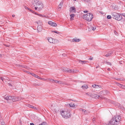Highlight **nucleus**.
<instances>
[{
    "label": "nucleus",
    "instance_id": "f257e3e1",
    "mask_svg": "<svg viewBox=\"0 0 125 125\" xmlns=\"http://www.w3.org/2000/svg\"><path fill=\"white\" fill-rule=\"evenodd\" d=\"M32 6L34 7L35 10L39 11L43 8V5L41 1L36 0L32 2Z\"/></svg>",
    "mask_w": 125,
    "mask_h": 125
},
{
    "label": "nucleus",
    "instance_id": "f03ea898",
    "mask_svg": "<svg viewBox=\"0 0 125 125\" xmlns=\"http://www.w3.org/2000/svg\"><path fill=\"white\" fill-rule=\"evenodd\" d=\"M121 119L120 116L116 115L113 117L108 123L112 125H118L119 124Z\"/></svg>",
    "mask_w": 125,
    "mask_h": 125
},
{
    "label": "nucleus",
    "instance_id": "7ed1b4c3",
    "mask_svg": "<svg viewBox=\"0 0 125 125\" xmlns=\"http://www.w3.org/2000/svg\"><path fill=\"white\" fill-rule=\"evenodd\" d=\"M83 17V18L85 20L88 21H91L93 18V16L92 13H87L84 15Z\"/></svg>",
    "mask_w": 125,
    "mask_h": 125
},
{
    "label": "nucleus",
    "instance_id": "20e7f679",
    "mask_svg": "<svg viewBox=\"0 0 125 125\" xmlns=\"http://www.w3.org/2000/svg\"><path fill=\"white\" fill-rule=\"evenodd\" d=\"M112 15L114 19L118 21L120 20L122 18V16H120L119 14L115 12H113L112 14Z\"/></svg>",
    "mask_w": 125,
    "mask_h": 125
},
{
    "label": "nucleus",
    "instance_id": "39448f33",
    "mask_svg": "<svg viewBox=\"0 0 125 125\" xmlns=\"http://www.w3.org/2000/svg\"><path fill=\"white\" fill-rule=\"evenodd\" d=\"M62 116L65 118H67L70 117V114L68 111L62 110L60 113Z\"/></svg>",
    "mask_w": 125,
    "mask_h": 125
},
{
    "label": "nucleus",
    "instance_id": "423d86ee",
    "mask_svg": "<svg viewBox=\"0 0 125 125\" xmlns=\"http://www.w3.org/2000/svg\"><path fill=\"white\" fill-rule=\"evenodd\" d=\"M4 98L7 100H12L13 101H17L18 100V99H17L16 97L15 96H10L5 95L4 97Z\"/></svg>",
    "mask_w": 125,
    "mask_h": 125
},
{
    "label": "nucleus",
    "instance_id": "0eeeda50",
    "mask_svg": "<svg viewBox=\"0 0 125 125\" xmlns=\"http://www.w3.org/2000/svg\"><path fill=\"white\" fill-rule=\"evenodd\" d=\"M48 24L50 25L56 27L57 26V24L52 21H49L48 22Z\"/></svg>",
    "mask_w": 125,
    "mask_h": 125
},
{
    "label": "nucleus",
    "instance_id": "6e6552de",
    "mask_svg": "<svg viewBox=\"0 0 125 125\" xmlns=\"http://www.w3.org/2000/svg\"><path fill=\"white\" fill-rule=\"evenodd\" d=\"M71 12H75L76 11L74 7H72L70 8L69 10Z\"/></svg>",
    "mask_w": 125,
    "mask_h": 125
},
{
    "label": "nucleus",
    "instance_id": "1a4fd4ad",
    "mask_svg": "<svg viewBox=\"0 0 125 125\" xmlns=\"http://www.w3.org/2000/svg\"><path fill=\"white\" fill-rule=\"evenodd\" d=\"M100 96H99L98 95H97V94H92L91 96V97L95 98H98Z\"/></svg>",
    "mask_w": 125,
    "mask_h": 125
},
{
    "label": "nucleus",
    "instance_id": "9d476101",
    "mask_svg": "<svg viewBox=\"0 0 125 125\" xmlns=\"http://www.w3.org/2000/svg\"><path fill=\"white\" fill-rule=\"evenodd\" d=\"M108 92L107 91L103 90L101 91L100 92V93L102 95H105L108 93Z\"/></svg>",
    "mask_w": 125,
    "mask_h": 125
},
{
    "label": "nucleus",
    "instance_id": "9b49d317",
    "mask_svg": "<svg viewBox=\"0 0 125 125\" xmlns=\"http://www.w3.org/2000/svg\"><path fill=\"white\" fill-rule=\"evenodd\" d=\"M113 52L112 51L109 52L107 53L105 55L106 57H108L110 56L113 53Z\"/></svg>",
    "mask_w": 125,
    "mask_h": 125
},
{
    "label": "nucleus",
    "instance_id": "f8f14e48",
    "mask_svg": "<svg viewBox=\"0 0 125 125\" xmlns=\"http://www.w3.org/2000/svg\"><path fill=\"white\" fill-rule=\"evenodd\" d=\"M42 30V28L41 26H38L37 28V31L38 32H41Z\"/></svg>",
    "mask_w": 125,
    "mask_h": 125
},
{
    "label": "nucleus",
    "instance_id": "ddd939ff",
    "mask_svg": "<svg viewBox=\"0 0 125 125\" xmlns=\"http://www.w3.org/2000/svg\"><path fill=\"white\" fill-rule=\"evenodd\" d=\"M51 108L52 110H56L57 107L55 106L54 104H52L51 105Z\"/></svg>",
    "mask_w": 125,
    "mask_h": 125
},
{
    "label": "nucleus",
    "instance_id": "4468645a",
    "mask_svg": "<svg viewBox=\"0 0 125 125\" xmlns=\"http://www.w3.org/2000/svg\"><path fill=\"white\" fill-rule=\"evenodd\" d=\"M80 40L79 39H77V38H75L73 39V42H78L80 41Z\"/></svg>",
    "mask_w": 125,
    "mask_h": 125
},
{
    "label": "nucleus",
    "instance_id": "2eb2a0df",
    "mask_svg": "<svg viewBox=\"0 0 125 125\" xmlns=\"http://www.w3.org/2000/svg\"><path fill=\"white\" fill-rule=\"evenodd\" d=\"M92 86L93 87L95 88H100L101 87V86L100 85H97L95 84L93 85H92Z\"/></svg>",
    "mask_w": 125,
    "mask_h": 125
},
{
    "label": "nucleus",
    "instance_id": "dca6fc26",
    "mask_svg": "<svg viewBox=\"0 0 125 125\" xmlns=\"http://www.w3.org/2000/svg\"><path fill=\"white\" fill-rule=\"evenodd\" d=\"M79 62L83 64H85L86 63V62H88L87 61H82L80 60H79Z\"/></svg>",
    "mask_w": 125,
    "mask_h": 125
},
{
    "label": "nucleus",
    "instance_id": "f3484780",
    "mask_svg": "<svg viewBox=\"0 0 125 125\" xmlns=\"http://www.w3.org/2000/svg\"><path fill=\"white\" fill-rule=\"evenodd\" d=\"M48 42L50 43H53V39L52 38H49L48 39Z\"/></svg>",
    "mask_w": 125,
    "mask_h": 125
},
{
    "label": "nucleus",
    "instance_id": "a211bd4d",
    "mask_svg": "<svg viewBox=\"0 0 125 125\" xmlns=\"http://www.w3.org/2000/svg\"><path fill=\"white\" fill-rule=\"evenodd\" d=\"M48 80H50V81L52 83H57V80H54L53 79H48Z\"/></svg>",
    "mask_w": 125,
    "mask_h": 125
},
{
    "label": "nucleus",
    "instance_id": "6ab92c4d",
    "mask_svg": "<svg viewBox=\"0 0 125 125\" xmlns=\"http://www.w3.org/2000/svg\"><path fill=\"white\" fill-rule=\"evenodd\" d=\"M27 106L29 107L33 108L35 109H36V108L35 107H34V106H33V105H31L29 104H27Z\"/></svg>",
    "mask_w": 125,
    "mask_h": 125
},
{
    "label": "nucleus",
    "instance_id": "aec40b11",
    "mask_svg": "<svg viewBox=\"0 0 125 125\" xmlns=\"http://www.w3.org/2000/svg\"><path fill=\"white\" fill-rule=\"evenodd\" d=\"M37 23L38 25V26H41V25H42V22L41 21H38L37 22H36Z\"/></svg>",
    "mask_w": 125,
    "mask_h": 125
},
{
    "label": "nucleus",
    "instance_id": "412c9836",
    "mask_svg": "<svg viewBox=\"0 0 125 125\" xmlns=\"http://www.w3.org/2000/svg\"><path fill=\"white\" fill-rule=\"evenodd\" d=\"M63 4V2L62 1H61L60 3V4L58 6V8L61 9V8L62 4Z\"/></svg>",
    "mask_w": 125,
    "mask_h": 125
},
{
    "label": "nucleus",
    "instance_id": "4be33fe9",
    "mask_svg": "<svg viewBox=\"0 0 125 125\" xmlns=\"http://www.w3.org/2000/svg\"><path fill=\"white\" fill-rule=\"evenodd\" d=\"M88 86L85 84L84 85L81 86V88L83 89H84V88L86 89L88 88Z\"/></svg>",
    "mask_w": 125,
    "mask_h": 125
},
{
    "label": "nucleus",
    "instance_id": "5701e85b",
    "mask_svg": "<svg viewBox=\"0 0 125 125\" xmlns=\"http://www.w3.org/2000/svg\"><path fill=\"white\" fill-rule=\"evenodd\" d=\"M75 16V15L74 14H72L70 15V16L71 17V20H72L73 19Z\"/></svg>",
    "mask_w": 125,
    "mask_h": 125
},
{
    "label": "nucleus",
    "instance_id": "b1692460",
    "mask_svg": "<svg viewBox=\"0 0 125 125\" xmlns=\"http://www.w3.org/2000/svg\"><path fill=\"white\" fill-rule=\"evenodd\" d=\"M32 75L34 77L37 78L38 79H40V77L39 76H38L36 74H32Z\"/></svg>",
    "mask_w": 125,
    "mask_h": 125
},
{
    "label": "nucleus",
    "instance_id": "393cba45",
    "mask_svg": "<svg viewBox=\"0 0 125 125\" xmlns=\"http://www.w3.org/2000/svg\"><path fill=\"white\" fill-rule=\"evenodd\" d=\"M57 83H58L59 84H64V83H63V82L61 81H58L57 80Z\"/></svg>",
    "mask_w": 125,
    "mask_h": 125
},
{
    "label": "nucleus",
    "instance_id": "a878e982",
    "mask_svg": "<svg viewBox=\"0 0 125 125\" xmlns=\"http://www.w3.org/2000/svg\"><path fill=\"white\" fill-rule=\"evenodd\" d=\"M84 113V114H87L88 113H90V112L89 111L86 110H84V111L83 112Z\"/></svg>",
    "mask_w": 125,
    "mask_h": 125
},
{
    "label": "nucleus",
    "instance_id": "bb28decb",
    "mask_svg": "<svg viewBox=\"0 0 125 125\" xmlns=\"http://www.w3.org/2000/svg\"><path fill=\"white\" fill-rule=\"evenodd\" d=\"M69 68H65L63 69V71L65 72H68Z\"/></svg>",
    "mask_w": 125,
    "mask_h": 125
},
{
    "label": "nucleus",
    "instance_id": "cd10ccee",
    "mask_svg": "<svg viewBox=\"0 0 125 125\" xmlns=\"http://www.w3.org/2000/svg\"><path fill=\"white\" fill-rule=\"evenodd\" d=\"M90 28H91V29H92V30L93 31L96 28V27H92L91 26V27H90Z\"/></svg>",
    "mask_w": 125,
    "mask_h": 125
},
{
    "label": "nucleus",
    "instance_id": "c85d7f7f",
    "mask_svg": "<svg viewBox=\"0 0 125 125\" xmlns=\"http://www.w3.org/2000/svg\"><path fill=\"white\" fill-rule=\"evenodd\" d=\"M78 72V70H73V73H76Z\"/></svg>",
    "mask_w": 125,
    "mask_h": 125
},
{
    "label": "nucleus",
    "instance_id": "c756f323",
    "mask_svg": "<svg viewBox=\"0 0 125 125\" xmlns=\"http://www.w3.org/2000/svg\"><path fill=\"white\" fill-rule=\"evenodd\" d=\"M69 105L70 107H74L75 105L74 104H69Z\"/></svg>",
    "mask_w": 125,
    "mask_h": 125
},
{
    "label": "nucleus",
    "instance_id": "7c9ffc66",
    "mask_svg": "<svg viewBox=\"0 0 125 125\" xmlns=\"http://www.w3.org/2000/svg\"><path fill=\"white\" fill-rule=\"evenodd\" d=\"M73 70H72V69H69L68 72L72 73H73Z\"/></svg>",
    "mask_w": 125,
    "mask_h": 125
},
{
    "label": "nucleus",
    "instance_id": "2f4dec72",
    "mask_svg": "<svg viewBox=\"0 0 125 125\" xmlns=\"http://www.w3.org/2000/svg\"><path fill=\"white\" fill-rule=\"evenodd\" d=\"M86 94L90 96H91L92 93H86Z\"/></svg>",
    "mask_w": 125,
    "mask_h": 125
},
{
    "label": "nucleus",
    "instance_id": "473e14b6",
    "mask_svg": "<svg viewBox=\"0 0 125 125\" xmlns=\"http://www.w3.org/2000/svg\"><path fill=\"white\" fill-rule=\"evenodd\" d=\"M112 18L111 16L110 15H108L107 16V18L108 19H110Z\"/></svg>",
    "mask_w": 125,
    "mask_h": 125
},
{
    "label": "nucleus",
    "instance_id": "72a5a7b5",
    "mask_svg": "<svg viewBox=\"0 0 125 125\" xmlns=\"http://www.w3.org/2000/svg\"><path fill=\"white\" fill-rule=\"evenodd\" d=\"M52 32H54L55 33H56L57 34H58L59 33V32L58 31H52Z\"/></svg>",
    "mask_w": 125,
    "mask_h": 125
},
{
    "label": "nucleus",
    "instance_id": "f704fd0d",
    "mask_svg": "<svg viewBox=\"0 0 125 125\" xmlns=\"http://www.w3.org/2000/svg\"><path fill=\"white\" fill-rule=\"evenodd\" d=\"M106 63L108 65H112V64L111 63V62H106Z\"/></svg>",
    "mask_w": 125,
    "mask_h": 125
},
{
    "label": "nucleus",
    "instance_id": "c9c22d12",
    "mask_svg": "<svg viewBox=\"0 0 125 125\" xmlns=\"http://www.w3.org/2000/svg\"><path fill=\"white\" fill-rule=\"evenodd\" d=\"M46 123L45 122H43L42 124L39 125H46Z\"/></svg>",
    "mask_w": 125,
    "mask_h": 125
},
{
    "label": "nucleus",
    "instance_id": "e433bc0d",
    "mask_svg": "<svg viewBox=\"0 0 125 125\" xmlns=\"http://www.w3.org/2000/svg\"><path fill=\"white\" fill-rule=\"evenodd\" d=\"M1 125H5V123L4 121H2L1 123Z\"/></svg>",
    "mask_w": 125,
    "mask_h": 125
},
{
    "label": "nucleus",
    "instance_id": "4c0bfd02",
    "mask_svg": "<svg viewBox=\"0 0 125 125\" xmlns=\"http://www.w3.org/2000/svg\"><path fill=\"white\" fill-rule=\"evenodd\" d=\"M0 79L3 82L4 81V80L5 79V78L3 77H1Z\"/></svg>",
    "mask_w": 125,
    "mask_h": 125
},
{
    "label": "nucleus",
    "instance_id": "58836bf2",
    "mask_svg": "<svg viewBox=\"0 0 125 125\" xmlns=\"http://www.w3.org/2000/svg\"><path fill=\"white\" fill-rule=\"evenodd\" d=\"M16 98L17 99H18V100L17 101H19V100H21V98L20 97H18L17 98L16 97Z\"/></svg>",
    "mask_w": 125,
    "mask_h": 125
},
{
    "label": "nucleus",
    "instance_id": "ea45409f",
    "mask_svg": "<svg viewBox=\"0 0 125 125\" xmlns=\"http://www.w3.org/2000/svg\"><path fill=\"white\" fill-rule=\"evenodd\" d=\"M95 120V118H94L92 120H93V123H94Z\"/></svg>",
    "mask_w": 125,
    "mask_h": 125
},
{
    "label": "nucleus",
    "instance_id": "a19ab883",
    "mask_svg": "<svg viewBox=\"0 0 125 125\" xmlns=\"http://www.w3.org/2000/svg\"><path fill=\"white\" fill-rule=\"evenodd\" d=\"M99 97H100L101 98L103 99V98L105 99L104 97V96H100Z\"/></svg>",
    "mask_w": 125,
    "mask_h": 125
},
{
    "label": "nucleus",
    "instance_id": "79ce46f5",
    "mask_svg": "<svg viewBox=\"0 0 125 125\" xmlns=\"http://www.w3.org/2000/svg\"><path fill=\"white\" fill-rule=\"evenodd\" d=\"M113 9H114L115 10H116L117 8L115 6H113Z\"/></svg>",
    "mask_w": 125,
    "mask_h": 125
},
{
    "label": "nucleus",
    "instance_id": "37998d69",
    "mask_svg": "<svg viewBox=\"0 0 125 125\" xmlns=\"http://www.w3.org/2000/svg\"><path fill=\"white\" fill-rule=\"evenodd\" d=\"M84 109H83L81 108L80 109V111H82V112H84Z\"/></svg>",
    "mask_w": 125,
    "mask_h": 125
},
{
    "label": "nucleus",
    "instance_id": "c03bdc74",
    "mask_svg": "<svg viewBox=\"0 0 125 125\" xmlns=\"http://www.w3.org/2000/svg\"><path fill=\"white\" fill-rule=\"evenodd\" d=\"M30 11L32 13H34V12H34L33 10H31V9H30Z\"/></svg>",
    "mask_w": 125,
    "mask_h": 125
},
{
    "label": "nucleus",
    "instance_id": "a18cd8bd",
    "mask_svg": "<svg viewBox=\"0 0 125 125\" xmlns=\"http://www.w3.org/2000/svg\"><path fill=\"white\" fill-rule=\"evenodd\" d=\"M30 11L32 13H34V12H34L33 10H31V9H30Z\"/></svg>",
    "mask_w": 125,
    "mask_h": 125
},
{
    "label": "nucleus",
    "instance_id": "49530a36",
    "mask_svg": "<svg viewBox=\"0 0 125 125\" xmlns=\"http://www.w3.org/2000/svg\"><path fill=\"white\" fill-rule=\"evenodd\" d=\"M40 79H41V80H43L44 81H46V79H45L42 78H40Z\"/></svg>",
    "mask_w": 125,
    "mask_h": 125
},
{
    "label": "nucleus",
    "instance_id": "de8ad7c7",
    "mask_svg": "<svg viewBox=\"0 0 125 125\" xmlns=\"http://www.w3.org/2000/svg\"><path fill=\"white\" fill-rule=\"evenodd\" d=\"M33 85H35V86H37V85H39V84H36V83H34V84H33Z\"/></svg>",
    "mask_w": 125,
    "mask_h": 125
},
{
    "label": "nucleus",
    "instance_id": "09e8293b",
    "mask_svg": "<svg viewBox=\"0 0 125 125\" xmlns=\"http://www.w3.org/2000/svg\"><path fill=\"white\" fill-rule=\"evenodd\" d=\"M8 85L9 86H12L11 85V84L10 83H8Z\"/></svg>",
    "mask_w": 125,
    "mask_h": 125
},
{
    "label": "nucleus",
    "instance_id": "8fccbe9b",
    "mask_svg": "<svg viewBox=\"0 0 125 125\" xmlns=\"http://www.w3.org/2000/svg\"><path fill=\"white\" fill-rule=\"evenodd\" d=\"M122 88L125 89V86L123 85L122 86Z\"/></svg>",
    "mask_w": 125,
    "mask_h": 125
},
{
    "label": "nucleus",
    "instance_id": "3c124183",
    "mask_svg": "<svg viewBox=\"0 0 125 125\" xmlns=\"http://www.w3.org/2000/svg\"><path fill=\"white\" fill-rule=\"evenodd\" d=\"M24 8L26 9H27L28 10V9L29 8H28V7L26 6L24 7Z\"/></svg>",
    "mask_w": 125,
    "mask_h": 125
},
{
    "label": "nucleus",
    "instance_id": "603ef678",
    "mask_svg": "<svg viewBox=\"0 0 125 125\" xmlns=\"http://www.w3.org/2000/svg\"><path fill=\"white\" fill-rule=\"evenodd\" d=\"M93 59V57H92L91 58H89L88 59V60H91Z\"/></svg>",
    "mask_w": 125,
    "mask_h": 125
},
{
    "label": "nucleus",
    "instance_id": "864d4df0",
    "mask_svg": "<svg viewBox=\"0 0 125 125\" xmlns=\"http://www.w3.org/2000/svg\"><path fill=\"white\" fill-rule=\"evenodd\" d=\"M87 12H88V11L86 10H85V11H83V12L84 13H87Z\"/></svg>",
    "mask_w": 125,
    "mask_h": 125
},
{
    "label": "nucleus",
    "instance_id": "5fc2aeb1",
    "mask_svg": "<svg viewBox=\"0 0 125 125\" xmlns=\"http://www.w3.org/2000/svg\"><path fill=\"white\" fill-rule=\"evenodd\" d=\"M62 55L63 56H65L66 55L64 53V54H62Z\"/></svg>",
    "mask_w": 125,
    "mask_h": 125
},
{
    "label": "nucleus",
    "instance_id": "6e6d98bb",
    "mask_svg": "<svg viewBox=\"0 0 125 125\" xmlns=\"http://www.w3.org/2000/svg\"><path fill=\"white\" fill-rule=\"evenodd\" d=\"M30 125H34L33 123H31L30 124Z\"/></svg>",
    "mask_w": 125,
    "mask_h": 125
},
{
    "label": "nucleus",
    "instance_id": "4d7b16f0",
    "mask_svg": "<svg viewBox=\"0 0 125 125\" xmlns=\"http://www.w3.org/2000/svg\"><path fill=\"white\" fill-rule=\"evenodd\" d=\"M122 15L123 16H124L125 17V13L123 14Z\"/></svg>",
    "mask_w": 125,
    "mask_h": 125
},
{
    "label": "nucleus",
    "instance_id": "13d9d810",
    "mask_svg": "<svg viewBox=\"0 0 125 125\" xmlns=\"http://www.w3.org/2000/svg\"><path fill=\"white\" fill-rule=\"evenodd\" d=\"M117 105H118V106L119 105L120 106V104H119V103H117Z\"/></svg>",
    "mask_w": 125,
    "mask_h": 125
},
{
    "label": "nucleus",
    "instance_id": "bf43d9fd",
    "mask_svg": "<svg viewBox=\"0 0 125 125\" xmlns=\"http://www.w3.org/2000/svg\"><path fill=\"white\" fill-rule=\"evenodd\" d=\"M107 70L108 71H109L110 70L109 68H108Z\"/></svg>",
    "mask_w": 125,
    "mask_h": 125
},
{
    "label": "nucleus",
    "instance_id": "052dcab7",
    "mask_svg": "<svg viewBox=\"0 0 125 125\" xmlns=\"http://www.w3.org/2000/svg\"><path fill=\"white\" fill-rule=\"evenodd\" d=\"M12 16L13 17H14L15 16V15H12Z\"/></svg>",
    "mask_w": 125,
    "mask_h": 125
},
{
    "label": "nucleus",
    "instance_id": "680f3d73",
    "mask_svg": "<svg viewBox=\"0 0 125 125\" xmlns=\"http://www.w3.org/2000/svg\"><path fill=\"white\" fill-rule=\"evenodd\" d=\"M99 67V66H97L96 67V68H98Z\"/></svg>",
    "mask_w": 125,
    "mask_h": 125
},
{
    "label": "nucleus",
    "instance_id": "e2e57ef3",
    "mask_svg": "<svg viewBox=\"0 0 125 125\" xmlns=\"http://www.w3.org/2000/svg\"><path fill=\"white\" fill-rule=\"evenodd\" d=\"M30 9H30L29 8L28 9V10H29L30 11Z\"/></svg>",
    "mask_w": 125,
    "mask_h": 125
},
{
    "label": "nucleus",
    "instance_id": "0e129e2a",
    "mask_svg": "<svg viewBox=\"0 0 125 125\" xmlns=\"http://www.w3.org/2000/svg\"><path fill=\"white\" fill-rule=\"evenodd\" d=\"M1 57V54H0V58Z\"/></svg>",
    "mask_w": 125,
    "mask_h": 125
},
{
    "label": "nucleus",
    "instance_id": "69168bd1",
    "mask_svg": "<svg viewBox=\"0 0 125 125\" xmlns=\"http://www.w3.org/2000/svg\"><path fill=\"white\" fill-rule=\"evenodd\" d=\"M106 125H109V124L108 123V124H106Z\"/></svg>",
    "mask_w": 125,
    "mask_h": 125
},
{
    "label": "nucleus",
    "instance_id": "338daca9",
    "mask_svg": "<svg viewBox=\"0 0 125 125\" xmlns=\"http://www.w3.org/2000/svg\"><path fill=\"white\" fill-rule=\"evenodd\" d=\"M84 0V1H86V0Z\"/></svg>",
    "mask_w": 125,
    "mask_h": 125
},
{
    "label": "nucleus",
    "instance_id": "774afa93",
    "mask_svg": "<svg viewBox=\"0 0 125 125\" xmlns=\"http://www.w3.org/2000/svg\"><path fill=\"white\" fill-rule=\"evenodd\" d=\"M40 15V16H41V15H41L40 14V15Z\"/></svg>",
    "mask_w": 125,
    "mask_h": 125
}]
</instances>
